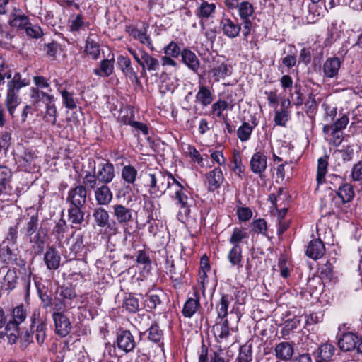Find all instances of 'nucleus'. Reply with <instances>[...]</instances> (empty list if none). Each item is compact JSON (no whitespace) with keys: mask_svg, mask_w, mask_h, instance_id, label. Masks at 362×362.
<instances>
[{"mask_svg":"<svg viewBox=\"0 0 362 362\" xmlns=\"http://www.w3.org/2000/svg\"><path fill=\"white\" fill-rule=\"evenodd\" d=\"M114 58L103 59L100 62V66L93 70V73L100 77H108L114 71Z\"/></svg>","mask_w":362,"mask_h":362,"instance_id":"c756f323","label":"nucleus"},{"mask_svg":"<svg viewBox=\"0 0 362 362\" xmlns=\"http://www.w3.org/2000/svg\"><path fill=\"white\" fill-rule=\"evenodd\" d=\"M213 76L215 78L216 81L224 78L229 74V69L228 65L225 63H221L211 69Z\"/></svg>","mask_w":362,"mask_h":362,"instance_id":"3c124183","label":"nucleus"},{"mask_svg":"<svg viewBox=\"0 0 362 362\" xmlns=\"http://www.w3.org/2000/svg\"><path fill=\"white\" fill-rule=\"evenodd\" d=\"M176 180L171 173L156 171L146 175L145 186L151 197H160L168 189L171 190Z\"/></svg>","mask_w":362,"mask_h":362,"instance_id":"f03ea898","label":"nucleus"},{"mask_svg":"<svg viewBox=\"0 0 362 362\" xmlns=\"http://www.w3.org/2000/svg\"><path fill=\"white\" fill-rule=\"evenodd\" d=\"M228 107V103L226 101L218 100L212 105L211 113L216 115L218 117H221L223 111L226 110Z\"/></svg>","mask_w":362,"mask_h":362,"instance_id":"680f3d73","label":"nucleus"},{"mask_svg":"<svg viewBox=\"0 0 362 362\" xmlns=\"http://www.w3.org/2000/svg\"><path fill=\"white\" fill-rule=\"evenodd\" d=\"M9 24L12 27L25 28L29 25L28 18L24 14L21 13H12L10 19Z\"/></svg>","mask_w":362,"mask_h":362,"instance_id":"ea45409f","label":"nucleus"},{"mask_svg":"<svg viewBox=\"0 0 362 362\" xmlns=\"http://www.w3.org/2000/svg\"><path fill=\"white\" fill-rule=\"evenodd\" d=\"M55 333L61 337H66L72 329L69 317L64 313H52Z\"/></svg>","mask_w":362,"mask_h":362,"instance_id":"0eeeda50","label":"nucleus"},{"mask_svg":"<svg viewBox=\"0 0 362 362\" xmlns=\"http://www.w3.org/2000/svg\"><path fill=\"white\" fill-rule=\"evenodd\" d=\"M351 179L355 182L362 180V160L354 164L351 173Z\"/></svg>","mask_w":362,"mask_h":362,"instance_id":"774afa93","label":"nucleus"},{"mask_svg":"<svg viewBox=\"0 0 362 362\" xmlns=\"http://www.w3.org/2000/svg\"><path fill=\"white\" fill-rule=\"evenodd\" d=\"M100 182L98 181V177L95 173V169L91 173L90 171H86L83 178V187L88 190L95 189L98 187H100Z\"/></svg>","mask_w":362,"mask_h":362,"instance_id":"72a5a7b5","label":"nucleus"},{"mask_svg":"<svg viewBox=\"0 0 362 362\" xmlns=\"http://www.w3.org/2000/svg\"><path fill=\"white\" fill-rule=\"evenodd\" d=\"M325 252L323 243L320 239H314L308 243L305 253L310 258L317 259L322 257Z\"/></svg>","mask_w":362,"mask_h":362,"instance_id":"5701e85b","label":"nucleus"},{"mask_svg":"<svg viewBox=\"0 0 362 362\" xmlns=\"http://www.w3.org/2000/svg\"><path fill=\"white\" fill-rule=\"evenodd\" d=\"M95 173L98 177V181L104 185L110 183L115 176V167L110 162L100 164Z\"/></svg>","mask_w":362,"mask_h":362,"instance_id":"dca6fc26","label":"nucleus"},{"mask_svg":"<svg viewBox=\"0 0 362 362\" xmlns=\"http://www.w3.org/2000/svg\"><path fill=\"white\" fill-rule=\"evenodd\" d=\"M320 276L322 280L327 281H332L336 279L332 264L329 261H327L326 264L321 267Z\"/></svg>","mask_w":362,"mask_h":362,"instance_id":"a18cd8bd","label":"nucleus"},{"mask_svg":"<svg viewBox=\"0 0 362 362\" xmlns=\"http://www.w3.org/2000/svg\"><path fill=\"white\" fill-rule=\"evenodd\" d=\"M87 191L85 187L77 185L69 189L66 201L70 206H83L86 202Z\"/></svg>","mask_w":362,"mask_h":362,"instance_id":"1a4fd4ad","label":"nucleus"},{"mask_svg":"<svg viewBox=\"0 0 362 362\" xmlns=\"http://www.w3.org/2000/svg\"><path fill=\"white\" fill-rule=\"evenodd\" d=\"M11 79L7 83V93L5 100L6 105L10 115L13 116L16 107L20 103L18 95L21 88L28 86L30 84L29 80L23 78L18 72H15L12 76L11 72L0 73V86L4 83V78Z\"/></svg>","mask_w":362,"mask_h":362,"instance_id":"f257e3e1","label":"nucleus"},{"mask_svg":"<svg viewBox=\"0 0 362 362\" xmlns=\"http://www.w3.org/2000/svg\"><path fill=\"white\" fill-rule=\"evenodd\" d=\"M21 220L25 221V226L22 230L28 238L30 243L36 245L39 248L42 250L46 233L41 228H38L37 216H24L18 221L20 222Z\"/></svg>","mask_w":362,"mask_h":362,"instance_id":"7ed1b4c3","label":"nucleus"},{"mask_svg":"<svg viewBox=\"0 0 362 362\" xmlns=\"http://www.w3.org/2000/svg\"><path fill=\"white\" fill-rule=\"evenodd\" d=\"M95 200L99 206L108 205L113 199V193L107 185L101 184L94 191Z\"/></svg>","mask_w":362,"mask_h":362,"instance_id":"f3484780","label":"nucleus"},{"mask_svg":"<svg viewBox=\"0 0 362 362\" xmlns=\"http://www.w3.org/2000/svg\"><path fill=\"white\" fill-rule=\"evenodd\" d=\"M329 156L325 155L318 159L317 170V181L321 183L325 179V176L327 172Z\"/></svg>","mask_w":362,"mask_h":362,"instance_id":"a19ab883","label":"nucleus"},{"mask_svg":"<svg viewBox=\"0 0 362 362\" xmlns=\"http://www.w3.org/2000/svg\"><path fill=\"white\" fill-rule=\"evenodd\" d=\"M198 88V92L195 96L196 102L204 107L209 106L214 100L212 92L208 87L200 83Z\"/></svg>","mask_w":362,"mask_h":362,"instance_id":"bb28decb","label":"nucleus"},{"mask_svg":"<svg viewBox=\"0 0 362 362\" xmlns=\"http://www.w3.org/2000/svg\"><path fill=\"white\" fill-rule=\"evenodd\" d=\"M18 225L19 221H17L16 224L13 226H11L8 229V232L7 233V236L6 238V242L8 243L7 245H10L11 247L16 246L18 243Z\"/></svg>","mask_w":362,"mask_h":362,"instance_id":"603ef678","label":"nucleus"},{"mask_svg":"<svg viewBox=\"0 0 362 362\" xmlns=\"http://www.w3.org/2000/svg\"><path fill=\"white\" fill-rule=\"evenodd\" d=\"M252 230L256 233L262 234L266 235L267 225L264 219L259 218L255 220L252 223Z\"/></svg>","mask_w":362,"mask_h":362,"instance_id":"69168bd1","label":"nucleus"},{"mask_svg":"<svg viewBox=\"0 0 362 362\" xmlns=\"http://www.w3.org/2000/svg\"><path fill=\"white\" fill-rule=\"evenodd\" d=\"M17 281L18 276L16 270L14 269H9L0 281L1 288L4 290L11 291L16 288Z\"/></svg>","mask_w":362,"mask_h":362,"instance_id":"c85d7f7f","label":"nucleus"},{"mask_svg":"<svg viewBox=\"0 0 362 362\" xmlns=\"http://www.w3.org/2000/svg\"><path fill=\"white\" fill-rule=\"evenodd\" d=\"M228 259L233 265H240L242 261V250L240 245H233L228 255Z\"/></svg>","mask_w":362,"mask_h":362,"instance_id":"de8ad7c7","label":"nucleus"},{"mask_svg":"<svg viewBox=\"0 0 362 362\" xmlns=\"http://www.w3.org/2000/svg\"><path fill=\"white\" fill-rule=\"evenodd\" d=\"M206 180L209 190L214 192L221 186L223 180L222 170L219 168H214L206 175Z\"/></svg>","mask_w":362,"mask_h":362,"instance_id":"b1692460","label":"nucleus"},{"mask_svg":"<svg viewBox=\"0 0 362 362\" xmlns=\"http://www.w3.org/2000/svg\"><path fill=\"white\" fill-rule=\"evenodd\" d=\"M360 339L356 335L351 332H348L343 334L338 341V345L341 350L344 351H351L356 349L358 351V344Z\"/></svg>","mask_w":362,"mask_h":362,"instance_id":"a211bd4d","label":"nucleus"},{"mask_svg":"<svg viewBox=\"0 0 362 362\" xmlns=\"http://www.w3.org/2000/svg\"><path fill=\"white\" fill-rule=\"evenodd\" d=\"M4 336L7 337L8 341L11 344H15L19 337V327L8 328V325L6 324L5 330L0 332V338H4Z\"/></svg>","mask_w":362,"mask_h":362,"instance_id":"c03bdc74","label":"nucleus"},{"mask_svg":"<svg viewBox=\"0 0 362 362\" xmlns=\"http://www.w3.org/2000/svg\"><path fill=\"white\" fill-rule=\"evenodd\" d=\"M59 298L64 302L70 303V308H73L77 304V294L75 289L71 286H60L57 288Z\"/></svg>","mask_w":362,"mask_h":362,"instance_id":"393cba45","label":"nucleus"},{"mask_svg":"<svg viewBox=\"0 0 362 362\" xmlns=\"http://www.w3.org/2000/svg\"><path fill=\"white\" fill-rule=\"evenodd\" d=\"M334 178L336 180L340 181L339 187L335 190L336 194L341 200L343 204L351 202L355 196L352 185L344 182L340 177L335 176Z\"/></svg>","mask_w":362,"mask_h":362,"instance_id":"f8f14e48","label":"nucleus"},{"mask_svg":"<svg viewBox=\"0 0 362 362\" xmlns=\"http://www.w3.org/2000/svg\"><path fill=\"white\" fill-rule=\"evenodd\" d=\"M335 348L331 344H324L317 349V356L320 360L328 361L334 354Z\"/></svg>","mask_w":362,"mask_h":362,"instance_id":"4c0bfd02","label":"nucleus"},{"mask_svg":"<svg viewBox=\"0 0 362 362\" xmlns=\"http://www.w3.org/2000/svg\"><path fill=\"white\" fill-rule=\"evenodd\" d=\"M30 329H33L36 326L47 322V320L45 316L41 315V312L39 309H35L30 316Z\"/></svg>","mask_w":362,"mask_h":362,"instance_id":"13d9d810","label":"nucleus"},{"mask_svg":"<svg viewBox=\"0 0 362 362\" xmlns=\"http://www.w3.org/2000/svg\"><path fill=\"white\" fill-rule=\"evenodd\" d=\"M250 167L253 173L262 177L267 167V156L262 151H257L250 158Z\"/></svg>","mask_w":362,"mask_h":362,"instance_id":"9d476101","label":"nucleus"},{"mask_svg":"<svg viewBox=\"0 0 362 362\" xmlns=\"http://www.w3.org/2000/svg\"><path fill=\"white\" fill-rule=\"evenodd\" d=\"M274 352L277 358L286 361H289L293 355V346L288 341L280 342L276 344Z\"/></svg>","mask_w":362,"mask_h":362,"instance_id":"6ab92c4d","label":"nucleus"},{"mask_svg":"<svg viewBox=\"0 0 362 362\" xmlns=\"http://www.w3.org/2000/svg\"><path fill=\"white\" fill-rule=\"evenodd\" d=\"M163 52L165 55L176 58L181 54L180 49L178 45L174 41L170 42L166 47H164Z\"/></svg>","mask_w":362,"mask_h":362,"instance_id":"e2e57ef3","label":"nucleus"},{"mask_svg":"<svg viewBox=\"0 0 362 362\" xmlns=\"http://www.w3.org/2000/svg\"><path fill=\"white\" fill-rule=\"evenodd\" d=\"M30 97L33 106L36 108L40 107L42 103L45 105L54 99V95L34 87H31L30 89Z\"/></svg>","mask_w":362,"mask_h":362,"instance_id":"2eb2a0df","label":"nucleus"},{"mask_svg":"<svg viewBox=\"0 0 362 362\" xmlns=\"http://www.w3.org/2000/svg\"><path fill=\"white\" fill-rule=\"evenodd\" d=\"M117 346L125 353L132 351L136 347L134 337L129 330L119 329L117 332Z\"/></svg>","mask_w":362,"mask_h":362,"instance_id":"6e6552de","label":"nucleus"},{"mask_svg":"<svg viewBox=\"0 0 362 362\" xmlns=\"http://www.w3.org/2000/svg\"><path fill=\"white\" fill-rule=\"evenodd\" d=\"M137 176V170L134 167L125 165L122 170V178L128 184H134Z\"/></svg>","mask_w":362,"mask_h":362,"instance_id":"79ce46f5","label":"nucleus"},{"mask_svg":"<svg viewBox=\"0 0 362 362\" xmlns=\"http://www.w3.org/2000/svg\"><path fill=\"white\" fill-rule=\"evenodd\" d=\"M171 190L174 192L171 197L177 201V204L180 207V214H183L185 216H187L190 212L192 200L186 194V190L177 180L173 185Z\"/></svg>","mask_w":362,"mask_h":362,"instance_id":"39448f33","label":"nucleus"},{"mask_svg":"<svg viewBox=\"0 0 362 362\" xmlns=\"http://www.w3.org/2000/svg\"><path fill=\"white\" fill-rule=\"evenodd\" d=\"M254 127L248 122H243L237 130V136L242 141L245 142L250 139Z\"/></svg>","mask_w":362,"mask_h":362,"instance_id":"37998d69","label":"nucleus"},{"mask_svg":"<svg viewBox=\"0 0 362 362\" xmlns=\"http://www.w3.org/2000/svg\"><path fill=\"white\" fill-rule=\"evenodd\" d=\"M47 322L36 326L33 329H31L33 333H35V339L39 345H42L46 339Z\"/></svg>","mask_w":362,"mask_h":362,"instance_id":"6e6d98bb","label":"nucleus"},{"mask_svg":"<svg viewBox=\"0 0 362 362\" xmlns=\"http://www.w3.org/2000/svg\"><path fill=\"white\" fill-rule=\"evenodd\" d=\"M58 90L61 93L62 98V103L66 108L74 110L77 107L76 103L75 101L74 94L72 93L69 92L66 90H60L59 88H58Z\"/></svg>","mask_w":362,"mask_h":362,"instance_id":"49530a36","label":"nucleus"},{"mask_svg":"<svg viewBox=\"0 0 362 362\" xmlns=\"http://www.w3.org/2000/svg\"><path fill=\"white\" fill-rule=\"evenodd\" d=\"M197 295V293H194ZM199 305V300L198 296L196 298H190L185 303L182 314L185 317L190 318L196 313L198 306Z\"/></svg>","mask_w":362,"mask_h":362,"instance_id":"c9c22d12","label":"nucleus"},{"mask_svg":"<svg viewBox=\"0 0 362 362\" xmlns=\"http://www.w3.org/2000/svg\"><path fill=\"white\" fill-rule=\"evenodd\" d=\"M232 300V297L227 294L222 295L219 303L216 305L218 318L223 320L228 315V305Z\"/></svg>","mask_w":362,"mask_h":362,"instance_id":"473e14b6","label":"nucleus"},{"mask_svg":"<svg viewBox=\"0 0 362 362\" xmlns=\"http://www.w3.org/2000/svg\"><path fill=\"white\" fill-rule=\"evenodd\" d=\"M43 259L47 268L49 270H56L59 267L61 257L54 247L47 249L44 255Z\"/></svg>","mask_w":362,"mask_h":362,"instance_id":"aec40b11","label":"nucleus"},{"mask_svg":"<svg viewBox=\"0 0 362 362\" xmlns=\"http://www.w3.org/2000/svg\"><path fill=\"white\" fill-rule=\"evenodd\" d=\"M113 216L117 223L125 225L132 221V210L121 204H115L112 206Z\"/></svg>","mask_w":362,"mask_h":362,"instance_id":"9b49d317","label":"nucleus"},{"mask_svg":"<svg viewBox=\"0 0 362 362\" xmlns=\"http://www.w3.org/2000/svg\"><path fill=\"white\" fill-rule=\"evenodd\" d=\"M239 362H250L252 361V349L250 346H240L238 355Z\"/></svg>","mask_w":362,"mask_h":362,"instance_id":"052dcab7","label":"nucleus"},{"mask_svg":"<svg viewBox=\"0 0 362 362\" xmlns=\"http://www.w3.org/2000/svg\"><path fill=\"white\" fill-rule=\"evenodd\" d=\"M238 13L241 19V24L243 27V39L247 40L248 35L250 34L253 25L252 20L254 8L248 1L241 2L238 5Z\"/></svg>","mask_w":362,"mask_h":362,"instance_id":"20e7f679","label":"nucleus"},{"mask_svg":"<svg viewBox=\"0 0 362 362\" xmlns=\"http://www.w3.org/2000/svg\"><path fill=\"white\" fill-rule=\"evenodd\" d=\"M122 308L129 313H136L141 309V305L136 297L132 294H129L124 298Z\"/></svg>","mask_w":362,"mask_h":362,"instance_id":"f704fd0d","label":"nucleus"},{"mask_svg":"<svg viewBox=\"0 0 362 362\" xmlns=\"http://www.w3.org/2000/svg\"><path fill=\"white\" fill-rule=\"evenodd\" d=\"M11 179V171L4 165H0V187L7 189Z\"/></svg>","mask_w":362,"mask_h":362,"instance_id":"864d4df0","label":"nucleus"},{"mask_svg":"<svg viewBox=\"0 0 362 362\" xmlns=\"http://www.w3.org/2000/svg\"><path fill=\"white\" fill-rule=\"evenodd\" d=\"M341 61L338 57L328 58L324 63L322 69L323 73L327 78H334L336 76L340 69Z\"/></svg>","mask_w":362,"mask_h":362,"instance_id":"a878e982","label":"nucleus"},{"mask_svg":"<svg viewBox=\"0 0 362 362\" xmlns=\"http://www.w3.org/2000/svg\"><path fill=\"white\" fill-rule=\"evenodd\" d=\"M248 238V234L245 228H235L233 230L229 242L233 245H239V243Z\"/></svg>","mask_w":362,"mask_h":362,"instance_id":"09e8293b","label":"nucleus"},{"mask_svg":"<svg viewBox=\"0 0 362 362\" xmlns=\"http://www.w3.org/2000/svg\"><path fill=\"white\" fill-rule=\"evenodd\" d=\"M133 35L141 44L147 46L151 50H154L151 40L144 30H136Z\"/></svg>","mask_w":362,"mask_h":362,"instance_id":"5fc2aeb1","label":"nucleus"},{"mask_svg":"<svg viewBox=\"0 0 362 362\" xmlns=\"http://www.w3.org/2000/svg\"><path fill=\"white\" fill-rule=\"evenodd\" d=\"M117 65L122 74L132 81H139L137 74L132 67L129 57L123 55L118 56L117 58Z\"/></svg>","mask_w":362,"mask_h":362,"instance_id":"4468645a","label":"nucleus"},{"mask_svg":"<svg viewBox=\"0 0 362 362\" xmlns=\"http://www.w3.org/2000/svg\"><path fill=\"white\" fill-rule=\"evenodd\" d=\"M215 10L216 5L214 4H209L207 1H204L198 8L196 13L199 18H207L215 12Z\"/></svg>","mask_w":362,"mask_h":362,"instance_id":"58836bf2","label":"nucleus"},{"mask_svg":"<svg viewBox=\"0 0 362 362\" xmlns=\"http://www.w3.org/2000/svg\"><path fill=\"white\" fill-rule=\"evenodd\" d=\"M323 132L325 134H330L331 138H330V142L332 143L334 146H338L341 144V143L343 141L342 137V132L341 131L335 129H325V126L323 127Z\"/></svg>","mask_w":362,"mask_h":362,"instance_id":"4d7b16f0","label":"nucleus"},{"mask_svg":"<svg viewBox=\"0 0 362 362\" xmlns=\"http://www.w3.org/2000/svg\"><path fill=\"white\" fill-rule=\"evenodd\" d=\"M55 100L51 101L50 103L45 105V112L44 115V119L46 122H49L52 125L57 123V110L54 103Z\"/></svg>","mask_w":362,"mask_h":362,"instance_id":"e433bc0d","label":"nucleus"},{"mask_svg":"<svg viewBox=\"0 0 362 362\" xmlns=\"http://www.w3.org/2000/svg\"><path fill=\"white\" fill-rule=\"evenodd\" d=\"M241 23L234 22L229 18H223L220 22V28L224 35L233 39L238 37L241 30Z\"/></svg>","mask_w":362,"mask_h":362,"instance_id":"ddd939ff","label":"nucleus"},{"mask_svg":"<svg viewBox=\"0 0 362 362\" xmlns=\"http://www.w3.org/2000/svg\"><path fill=\"white\" fill-rule=\"evenodd\" d=\"M93 217L96 225L100 228L106 227L112 234H116L118 230L115 222L110 223V215L104 208L97 207L93 211Z\"/></svg>","mask_w":362,"mask_h":362,"instance_id":"423d86ee","label":"nucleus"},{"mask_svg":"<svg viewBox=\"0 0 362 362\" xmlns=\"http://www.w3.org/2000/svg\"><path fill=\"white\" fill-rule=\"evenodd\" d=\"M161 303V300L159 294L151 293L146 296L144 302V306L148 311H151L156 308V307Z\"/></svg>","mask_w":362,"mask_h":362,"instance_id":"8fccbe9b","label":"nucleus"},{"mask_svg":"<svg viewBox=\"0 0 362 362\" xmlns=\"http://www.w3.org/2000/svg\"><path fill=\"white\" fill-rule=\"evenodd\" d=\"M182 60L194 72L197 73L200 62L197 55L190 49H184L181 52Z\"/></svg>","mask_w":362,"mask_h":362,"instance_id":"cd10ccee","label":"nucleus"},{"mask_svg":"<svg viewBox=\"0 0 362 362\" xmlns=\"http://www.w3.org/2000/svg\"><path fill=\"white\" fill-rule=\"evenodd\" d=\"M139 65L141 66L142 72H146V71L149 72H156L160 69L159 60L146 51L143 53V56L141 57V61Z\"/></svg>","mask_w":362,"mask_h":362,"instance_id":"412c9836","label":"nucleus"},{"mask_svg":"<svg viewBox=\"0 0 362 362\" xmlns=\"http://www.w3.org/2000/svg\"><path fill=\"white\" fill-rule=\"evenodd\" d=\"M162 336V331L159 329L157 323L151 325L149 328L148 339L151 341L157 343L160 341Z\"/></svg>","mask_w":362,"mask_h":362,"instance_id":"0e129e2a","label":"nucleus"},{"mask_svg":"<svg viewBox=\"0 0 362 362\" xmlns=\"http://www.w3.org/2000/svg\"><path fill=\"white\" fill-rule=\"evenodd\" d=\"M96 37L90 34L86 40V52L93 59L96 60L100 55V46Z\"/></svg>","mask_w":362,"mask_h":362,"instance_id":"7c9ffc66","label":"nucleus"},{"mask_svg":"<svg viewBox=\"0 0 362 362\" xmlns=\"http://www.w3.org/2000/svg\"><path fill=\"white\" fill-rule=\"evenodd\" d=\"M216 331L218 333V337L221 339L226 338L230 332H229V323L227 319L221 320V322L219 325H217Z\"/></svg>","mask_w":362,"mask_h":362,"instance_id":"338daca9","label":"nucleus"},{"mask_svg":"<svg viewBox=\"0 0 362 362\" xmlns=\"http://www.w3.org/2000/svg\"><path fill=\"white\" fill-rule=\"evenodd\" d=\"M16 250L11 249L10 245L0 250V262L4 264H9L12 262L13 256H15Z\"/></svg>","mask_w":362,"mask_h":362,"instance_id":"bf43d9fd","label":"nucleus"},{"mask_svg":"<svg viewBox=\"0 0 362 362\" xmlns=\"http://www.w3.org/2000/svg\"><path fill=\"white\" fill-rule=\"evenodd\" d=\"M83 206H70L68 209V216L69 221L76 226H81L84 221V212L82 210Z\"/></svg>","mask_w":362,"mask_h":362,"instance_id":"2f4dec72","label":"nucleus"},{"mask_svg":"<svg viewBox=\"0 0 362 362\" xmlns=\"http://www.w3.org/2000/svg\"><path fill=\"white\" fill-rule=\"evenodd\" d=\"M27 309L23 305H20L15 307L12 310V317L6 323L8 325V328H15L19 327L20 324L23 322L27 317Z\"/></svg>","mask_w":362,"mask_h":362,"instance_id":"4be33fe9","label":"nucleus"}]
</instances>
